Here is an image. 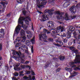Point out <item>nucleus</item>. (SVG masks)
Wrapping results in <instances>:
<instances>
[{
    "label": "nucleus",
    "mask_w": 80,
    "mask_h": 80,
    "mask_svg": "<svg viewBox=\"0 0 80 80\" xmlns=\"http://www.w3.org/2000/svg\"><path fill=\"white\" fill-rule=\"evenodd\" d=\"M12 54L15 57L16 60L18 61L20 60L22 63L25 62V57L24 54H21V53L17 52L15 51L12 53Z\"/></svg>",
    "instance_id": "f257e3e1"
},
{
    "label": "nucleus",
    "mask_w": 80,
    "mask_h": 80,
    "mask_svg": "<svg viewBox=\"0 0 80 80\" xmlns=\"http://www.w3.org/2000/svg\"><path fill=\"white\" fill-rule=\"evenodd\" d=\"M56 13L58 15V16L57 17L58 20H59L60 21H62V19H65L66 20H70V17H69L68 16V13H66L65 16L64 17H63L64 15V12H61L60 13L59 11H57Z\"/></svg>",
    "instance_id": "f03ea898"
},
{
    "label": "nucleus",
    "mask_w": 80,
    "mask_h": 80,
    "mask_svg": "<svg viewBox=\"0 0 80 80\" xmlns=\"http://www.w3.org/2000/svg\"><path fill=\"white\" fill-rule=\"evenodd\" d=\"M22 20H25V22L26 23L27 25H29V21H31L30 19V18L28 16L26 17V18L24 17H20L18 19V23L22 24V25H23V22L22 21Z\"/></svg>",
    "instance_id": "7ed1b4c3"
},
{
    "label": "nucleus",
    "mask_w": 80,
    "mask_h": 80,
    "mask_svg": "<svg viewBox=\"0 0 80 80\" xmlns=\"http://www.w3.org/2000/svg\"><path fill=\"white\" fill-rule=\"evenodd\" d=\"M75 63H80V55H78L76 56L75 59L74 60V62H72L69 63V65L71 66L72 68L75 67L76 65H75Z\"/></svg>",
    "instance_id": "20e7f679"
},
{
    "label": "nucleus",
    "mask_w": 80,
    "mask_h": 80,
    "mask_svg": "<svg viewBox=\"0 0 80 80\" xmlns=\"http://www.w3.org/2000/svg\"><path fill=\"white\" fill-rule=\"evenodd\" d=\"M37 2H38L40 4H38L37 6L39 8H43L44 5H46L47 1V0H41L39 1V0H36Z\"/></svg>",
    "instance_id": "39448f33"
},
{
    "label": "nucleus",
    "mask_w": 80,
    "mask_h": 80,
    "mask_svg": "<svg viewBox=\"0 0 80 80\" xmlns=\"http://www.w3.org/2000/svg\"><path fill=\"white\" fill-rule=\"evenodd\" d=\"M70 30H68V32L67 33V38L68 39L71 38V36H72V32H73L75 30V28L72 26H71L69 28Z\"/></svg>",
    "instance_id": "423d86ee"
},
{
    "label": "nucleus",
    "mask_w": 80,
    "mask_h": 80,
    "mask_svg": "<svg viewBox=\"0 0 80 80\" xmlns=\"http://www.w3.org/2000/svg\"><path fill=\"white\" fill-rule=\"evenodd\" d=\"M0 4L2 5L3 7L2 8V6L0 5V13H3L5 10V8H6V2H0Z\"/></svg>",
    "instance_id": "0eeeda50"
},
{
    "label": "nucleus",
    "mask_w": 80,
    "mask_h": 80,
    "mask_svg": "<svg viewBox=\"0 0 80 80\" xmlns=\"http://www.w3.org/2000/svg\"><path fill=\"white\" fill-rule=\"evenodd\" d=\"M20 33V35L21 36V37L22 38L21 42L24 43V42H25V40H26V37H25V31L23 30L22 29Z\"/></svg>",
    "instance_id": "6e6552de"
},
{
    "label": "nucleus",
    "mask_w": 80,
    "mask_h": 80,
    "mask_svg": "<svg viewBox=\"0 0 80 80\" xmlns=\"http://www.w3.org/2000/svg\"><path fill=\"white\" fill-rule=\"evenodd\" d=\"M69 48L70 50L73 52L74 53H75L76 54H78V53H79L78 52V50L76 49L75 47L71 46L69 47Z\"/></svg>",
    "instance_id": "1a4fd4ad"
},
{
    "label": "nucleus",
    "mask_w": 80,
    "mask_h": 80,
    "mask_svg": "<svg viewBox=\"0 0 80 80\" xmlns=\"http://www.w3.org/2000/svg\"><path fill=\"white\" fill-rule=\"evenodd\" d=\"M47 38L45 34H43L39 35L40 40H46Z\"/></svg>",
    "instance_id": "9d476101"
},
{
    "label": "nucleus",
    "mask_w": 80,
    "mask_h": 80,
    "mask_svg": "<svg viewBox=\"0 0 80 80\" xmlns=\"http://www.w3.org/2000/svg\"><path fill=\"white\" fill-rule=\"evenodd\" d=\"M61 30V32L63 31V27L61 26H59L58 27L57 29H56L55 32L56 33H58L59 32V30Z\"/></svg>",
    "instance_id": "9b49d317"
},
{
    "label": "nucleus",
    "mask_w": 80,
    "mask_h": 80,
    "mask_svg": "<svg viewBox=\"0 0 80 80\" xmlns=\"http://www.w3.org/2000/svg\"><path fill=\"white\" fill-rule=\"evenodd\" d=\"M48 20V16L46 14H43L42 15V22H44Z\"/></svg>",
    "instance_id": "f8f14e48"
},
{
    "label": "nucleus",
    "mask_w": 80,
    "mask_h": 80,
    "mask_svg": "<svg viewBox=\"0 0 80 80\" xmlns=\"http://www.w3.org/2000/svg\"><path fill=\"white\" fill-rule=\"evenodd\" d=\"M20 27H21V26L18 25L15 28V31L16 32V33L17 35L18 34V33H19V32L20 30Z\"/></svg>",
    "instance_id": "ddd939ff"
},
{
    "label": "nucleus",
    "mask_w": 80,
    "mask_h": 80,
    "mask_svg": "<svg viewBox=\"0 0 80 80\" xmlns=\"http://www.w3.org/2000/svg\"><path fill=\"white\" fill-rule=\"evenodd\" d=\"M48 26L49 28H51L54 27V23H53V22L52 21H49L48 22Z\"/></svg>",
    "instance_id": "4468645a"
},
{
    "label": "nucleus",
    "mask_w": 80,
    "mask_h": 80,
    "mask_svg": "<svg viewBox=\"0 0 80 80\" xmlns=\"http://www.w3.org/2000/svg\"><path fill=\"white\" fill-rule=\"evenodd\" d=\"M74 9H75V6H72L69 9V10L71 11V13H72V14H74L75 12H76V9L74 10Z\"/></svg>",
    "instance_id": "2eb2a0df"
},
{
    "label": "nucleus",
    "mask_w": 80,
    "mask_h": 80,
    "mask_svg": "<svg viewBox=\"0 0 80 80\" xmlns=\"http://www.w3.org/2000/svg\"><path fill=\"white\" fill-rule=\"evenodd\" d=\"M53 11H54V10L51 9L47 11L46 12L49 14L50 15H51L53 14Z\"/></svg>",
    "instance_id": "dca6fc26"
},
{
    "label": "nucleus",
    "mask_w": 80,
    "mask_h": 80,
    "mask_svg": "<svg viewBox=\"0 0 80 80\" xmlns=\"http://www.w3.org/2000/svg\"><path fill=\"white\" fill-rule=\"evenodd\" d=\"M80 38L79 37H78V38H75V39H73V42L74 43H75V41L76 40V41H77V42H78L79 41V42H78V43L79 44H80Z\"/></svg>",
    "instance_id": "f3484780"
},
{
    "label": "nucleus",
    "mask_w": 80,
    "mask_h": 80,
    "mask_svg": "<svg viewBox=\"0 0 80 80\" xmlns=\"http://www.w3.org/2000/svg\"><path fill=\"white\" fill-rule=\"evenodd\" d=\"M23 78L24 80H32V76L31 75H29V77L24 76Z\"/></svg>",
    "instance_id": "a211bd4d"
},
{
    "label": "nucleus",
    "mask_w": 80,
    "mask_h": 80,
    "mask_svg": "<svg viewBox=\"0 0 80 80\" xmlns=\"http://www.w3.org/2000/svg\"><path fill=\"white\" fill-rule=\"evenodd\" d=\"M65 56L60 55L58 58V59H60V60L61 61H63L64 60V59H65Z\"/></svg>",
    "instance_id": "6ab92c4d"
},
{
    "label": "nucleus",
    "mask_w": 80,
    "mask_h": 80,
    "mask_svg": "<svg viewBox=\"0 0 80 80\" xmlns=\"http://www.w3.org/2000/svg\"><path fill=\"white\" fill-rule=\"evenodd\" d=\"M16 1L18 3H20L22 4L23 3V2H25V0H16Z\"/></svg>",
    "instance_id": "aec40b11"
},
{
    "label": "nucleus",
    "mask_w": 80,
    "mask_h": 80,
    "mask_svg": "<svg viewBox=\"0 0 80 80\" xmlns=\"http://www.w3.org/2000/svg\"><path fill=\"white\" fill-rule=\"evenodd\" d=\"M66 70H67V72H70V74L72 75V73H71V72H72V69L71 68H65Z\"/></svg>",
    "instance_id": "412c9836"
},
{
    "label": "nucleus",
    "mask_w": 80,
    "mask_h": 80,
    "mask_svg": "<svg viewBox=\"0 0 80 80\" xmlns=\"http://www.w3.org/2000/svg\"><path fill=\"white\" fill-rule=\"evenodd\" d=\"M63 5L64 7H67L68 5H70V3H69L68 2H66L64 3Z\"/></svg>",
    "instance_id": "4be33fe9"
},
{
    "label": "nucleus",
    "mask_w": 80,
    "mask_h": 80,
    "mask_svg": "<svg viewBox=\"0 0 80 80\" xmlns=\"http://www.w3.org/2000/svg\"><path fill=\"white\" fill-rule=\"evenodd\" d=\"M23 11H22V12L23 13L24 15H26V14H27V11L25 10V8H23L22 9Z\"/></svg>",
    "instance_id": "5701e85b"
},
{
    "label": "nucleus",
    "mask_w": 80,
    "mask_h": 80,
    "mask_svg": "<svg viewBox=\"0 0 80 80\" xmlns=\"http://www.w3.org/2000/svg\"><path fill=\"white\" fill-rule=\"evenodd\" d=\"M14 69L16 71H18L22 70L21 68L14 67Z\"/></svg>",
    "instance_id": "b1692460"
},
{
    "label": "nucleus",
    "mask_w": 80,
    "mask_h": 80,
    "mask_svg": "<svg viewBox=\"0 0 80 80\" xmlns=\"http://www.w3.org/2000/svg\"><path fill=\"white\" fill-rule=\"evenodd\" d=\"M26 46L25 45H23L21 46V48L22 50H25V48Z\"/></svg>",
    "instance_id": "393cba45"
},
{
    "label": "nucleus",
    "mask_w": 80,
    "mask_h": 80,
    "mask_svg": "<svg viewBox=\"0 0 80 80\" xmlns=\"http://www.w3.org/2000/svg\"><path fill=\"white\" fill-rule=\"evenodd\" d=\"M80 70V65H79L78 67L74 68L75 70Z\"/></svg>",
    "instance_id": "a878e982"
},
{
    "label": "nucleus",
    "mask_w": 80,
    "mask_h": 80,
    "mask_svg": "<svg viewBox=\"0 0 80 80\" xmlns=\"http://www.w3.org/2000/svg\"><path fill=\"white\" fill-rule=\"evenodd\" d=\"M23 71H21L19 72V75L20 76H21L22 77V76H24V74H23Z\"/></svg>",
    "instance_id": "bb28decb"
},
{
    "label": "nucleus",
    "mask_w": 80,
    "mask_h": 80,
    "mask_svg": "<svg viewBox=\"0 0 80 80\" xmlns=\"http://www.w3.org/2000/svg\"><path fill=\"white\" fill-rule=\"evenodd\" d=\"M19 38H20V37H17V38L14 42V43H15V42H17V41H18V42L20 41V39H18Z\"/></svg>",
    "instance_id": "cd10ccee"
},
{
    "label": "nucleus",
    "mask_w": 80,
    "mask_h": 80,
    "mask_svg": "<svg viewBox=\"0 0 80 80\" xmlns=\"http://www.w3.org/2000/svg\"><path fill=\"white\" fill-rule=\"evenodd\" d=\"M2 44H0V50H2ZM2 57L1 56L0 57V61L2 60Z\"/></svg>",
    "instance_id": "c85d7f7f"
},
{
    "label": "nucleus",
    "mask_w": 80,
    "mask_h": 80,
    "mask_svg": "<svg viewBox=\"0 0 80 80\" xmlns=\"http://www.w3.org/2000/svg\"><path fill=\"white\" fill-rule=\"evenodd\" d=\"M27 37L29 38H31V37H32V34L27 35Z\"/></svg>",
    "instance_id": "c756f323"
},
{
    "label": "nucleus",
    "mask_w": 80,
    "mask_h": 80,
    "mask_svg": "<svg viewBox=\"0 0 80 80\" xmlns=\"http://www.w3.org/2000/svg\"><path fill=\"white\" fill-rule=\"evenodd\" d=\"M59 45L60 47H61V46H62V45H63V42H62L61 41H59Z\"/></svg>",
    "instance_id": "7c9ffc66"
},
{
    "label": "nucleus",
    "mask_w": 80,
    "mask_h": 80,
    "mask_svg": "<svg viewBox=\"0 0 80 80\" xmlns=\"http://www.w3.org/2000/svg\"><path fill=\"white\" fill-rule=\"evenodd\" d=\"M80 7V3L77 4L76 6V7L77 8H79Z\"/></svg>",
    "instance_id": "2f4dec72"
},
{
    "label": "nucleus",
    "mask_w": 80,
    "mask_h": 80,
    "mask_svg": "<svg viewBox=\"0 0 80 80\" xmlns=\"http://www.w3.org/2000/svg\"><path fill=\"white\" fill-rule=\"evenodd\" d=\"M80 7V3L77 4L76 6V7L77 8H79Z\"/></svg>",
    "instance_id": "473e14b6"
},
{
    "label": "nucleus",
    "mask_w": 80,
    "mask_h": 80,
    "mask_svg": "<svg viewBox=\"0 0 80 80\" xmlns=\"http://www.w3.org/2000/svg\"><path fill=\"white\" fill-rule=\"evenodd\" d=\"M14 75L15 77H17V76H18V73L17 72H15L14 73Z\"/></svg>",
    "instance_id": "72a5a7b5"
},
{
    "label": "nucleus",
    "mask_w": 80,
    "mask_h": 80,
    "mask_svg": "<svg viewBox=\"0 0 80 80\" xmlns=\"http://www.w3.org/2000/svg\"><path fill=\"white\" fill-rule=\"evenodd\" d=\"M0 33H4V29H2V28L0 29Z\"/></svg>",
    "instance_id": "f704fd0d"
},
{
    "label": "nucleus",
    "mask_w": 80,
    "mask_h": 80,
    "mask_svg": "<svg viewBox=\"0 0 80 80\" xmlns=\"http://www.w3.org/2000/svg\"><path fill=\"white\" fill-rule=\"evenodd\" d=\"M72 75H77V72L75 71H74L72 72Z\"/></svg>",
    "instance_id": "c9c22d12"
},
{
    "label": "nucleus",
    "mask_w": 80,
    "mask_h": 80,
    "mask_svg": "<svg viewBox=\"0 0 80 80\" xmlns=\"http://www.w3.org/2000/svg\"><path fill=\"white\" fill-rule=\"evenodd\" d=\"M48 40L49 42H53V39L52 38H49L48 39Z\"/></svg>",
    "instance_id": "e433bc0d"
},
{
    "label": "nucleus",
    "mask_w": 80,
    "mask_h": 80,
    "mask_svg": "<svg viewBox=\"0 0 80 80\" xmlns=\"http://www.w3.org/2000/svg\"><path fill=\"white\" fill-rule=\"evenodd\" d=\"M67 36V35L65 33H63L62 35H61L62 37H65Z\"/></svg>",
    "instance_id": "4c0bfd02"
},
{
    "label": "nucleus",
    "mask_w": 80,
    "mask_h": 80,
    "mask_svg": "<svg viewBox=\"0 0 80 80\" xmlns=\"http://www.w3.org/2000/svg\"><path fill=\"white\" fill-rule=\"evenodd\" d=\"M76 33H80V30H76Z\"/></svg>",
    "instance_id": "58836bf2"
},
{
    "label": "nucleus",
    "mask_w": 80,
    "mask_h": 80,
    "mask_svg": "<svg viewBox=\"0 0 80 80\" xmlns=\"http://www.w3.org/2000/svg\"><path fill=\"white\" fill-rule=\"evenodd\" d=\"M26 33H27V34H29V35L32 34V32L29 31H27L26 32Z\"/></svg>",
    "instance_id": "ea45409f"
},
{
    "label": "nucleus",
    "mask_w": 80,
    "mask_h": 80,
    "mask_svg": "<svg viewBox=\"0 0 80 80\" xmlns=\"http://www.w3.org/2000/svg\"><path fill=\"white\" fill-rule=\"evenodd\" d=\"M53 44L54 45H55V46H57V47H60V44H55V43H54Z\"/></svg>",
    "instance_id": "a19ab883"
},
{
    "label": "nucleus",
    "mask_w": 80,
    "mask_h": 80,
    "mask_svg": "<svg viewBox=\"0 0 80 80\" xmlns=\"http://www.w3.org/2000/svg\"><path fill=\"white\" fill-rule=\"evenodd\" d=\"M46 65L45 66H44V67H45V68H47V67H48V65H50V64H45Z\"/></svg>",
    "instance_id": "79ce46f5"
},
{
    "label": "nucleus",
    "mask_w": 80,
    "mask_h": 80,
    "mask_svg": "<svg viewBox=\"0 0 80 80\" xmlns=\"http://www.w3.org/2000/svg\"><path fill=\"white\" fill-rule=\"evenodd\" d=\"M30 41L28 40H27L26 41V43L27 45L28 44H30L29 43H30Z\"/></svg>",
    "instance_id": "37998d69"
},
{
    "label": "nucleus",
    "mask_w": 80,
    "mask_h": 80,
    "mask_svg": "<svg viewBox=\"0 0 80 80\" xmlns=\"http://www.w3.org/2000/svg\"><path fill=\"white\" fill-rule=\"evenodd\" d=\"M60 70H61V68H58V69H57L56 70V72H60Z\"/></svg>",
    "instance_id": "c03bdc74"
},
{
    "label": "nucleus",
    "mask_w": 80,
    "mask_h": 80,
    "mask_svg": "<svg viewBox=\"0 0 80 80\" xmlns=\"http://www.w3.org/2000/svg\"><path fill=\"white\" fill-rule=\"evenodd\" d=\"M76 17V16H71L70 18H71V19H74V18H75Z\"/></svg>",
    "instance_id": "a18cd8bd"
},
{
    "label": "nucleus",
    "mask_w": 80,
    "mask_h": 80,
    "mask_svg": "<svg viewBox=\"0 0 80 80\" xmlns=\"http://www.w3.org/2000/svg\"><path fill=\"white\" fill-rule=\"evenodd\" d=\"M29 63V61H26L24 63V64L25 65H27V64H28Z\"/></svg>",
    "instance_id": "49530a36"
},
{
    "label": "nucleus",
    "mask_w": 80,
    "mask_h": 80,
    "mask_svg": "<svg viewBox=\"0 0 80 80\" xmlns=\"http://www.w3.org/2000/svg\"><path fill=\"white\" fill-rule=\"evenodd\" d=\"M20 63H17L16 65V67H18L20 66Z\"/></svg>",
    "instance_id": "de8ad7c7"
},
{
    "label": "nucleus",
    "mask_w": 80,
    "mask_h": 80,
    "mask_svg": "<svg viewBox=\"0 0 80 80\" xmlns=\"http://www.w3.org/2000/svg\"><path fill=\"white\" fill-rule=\"evenodd\" d=\"M77 32L76 31H74V32H73V35L75 36H76V35H77Z\"/></svg>",
    "instance_id": "09e8293b"
},
{
    "label": "nucleus",
    "mask_w": 80,
    "mask_h": 80,
    "mask_svg": "<svg viewBox=\"0 0 80 80\" xmlns=\"http://www.w3.org/2000/svg\"><path fill=\"white\" fill-rule=\"evenodd\" d=\"M53 60H55V61H57V60H58V58H53Z\"/></svg>",
    "instance_id": "8fccbe9b"
},
{
    "label": "nucleus",
    "mask_w": 80,
    "mask_h": 80,
    "mask_svg": "<svg viewBox=\"0 0 80 80\" xmlns=\"http://www.w3.org/2000/svg\"><path fill=\"white\" fill-rule=\"evenodd\" d=\"M11 16V13L8 14H7V17H9Z\"/></svg>",
    "instance_id": "3c124183"
},
{
    "label": "nucleus",
    "mask_w": 80,
    "mask_h": 80,
    "mask_svg": "<svg viewBox=\"0 0 80 80\" xmlns=\"http://www.w3.org/2000/svg\"><path fill=\"white\" fill-rule=\"evenodd\" d=\"M43 31L45 33H47V31L48 30H47V29H43Z\"/></svg>",
    "instance_id": "603ef678"
},
{
    "label": "nucleus",
    "mask_w": 80,
    "mask_h": 80,
    "mask_svg": "<svg viewBox=\"0 0 80 80\" xmlns=\"http://www.w3.org/2000/svg\"><path fill=\"white\" fill-rule=\"evenodd\" d=\"M34 38H35L34 37H33V39L31 40L32 42H35V39Z\"/></svg>",
    "instance_id": "864d4df0"
},
{
    "label": "nucleus",
    "mask_w": 80,
    "mask_h": 80,
    "mask_svg": "<svg viewBox=\"0 0 80 80\" xmlns=\"http://www.w3.org/2000/svg\"><path fill=\"white\" fill-rule=\"evenodd\" d=\"M26 68H29V70H30L31 68V67L30 66L27 65L26 66Z\"/></svg>",
    "instance_id": "5fc2aeb1"
},
{
    "label": "nucleus",
    "mask_w": 80,
    "mask_h": 80,
    "mask_svg": "<svg viewBox=\"0 0 80 80\" xmlns=\"http://www.w3.org/2000/svg\"><path fill=\"white\" fill-rule=\"evenodd\" d=\"M31 52L32 53H33V47L31 48Z\"/></svg>",
    "instance_id": "6e6d98bb"
},
{
    "label": "nucleus",
    "mask_w": 80,
    "mask_h": 80,
    "mask_svg": "<svg viewBox=\"0 0 80 80\" xmlns=\"http://www.w3.org/2000/svg\"><path fill=\"white\" fill-rule=\"evenodd\" d=\"M52 37L54 38H56V35L54 34L52 35Z\"/></svg>",
    "instance_id": "4d7b16f0"
},
{
    "label": "nucleus",
    "mask_w": 80,
    "mask_h": 80,
    "mask_svg": "<svg viewBox=\"0 0 80 80\" xmlns=\"http://www.w3.org/2000/svg\"><path fill=\"white\" fill-rule=\"evenodd\" d=\"M9 69V67L7 66L6 68V70H7V71H8V69Z\"/></svg>",
    "instance_id": "13d9d810"
},
{
    "label": "nucleus",
    "mask_w": 80,
    "mask_h": 80,
    "mask_svg": "<svg viewBox=\"0 0 80 80\" xmlns=\"http://www.w3.org/2000/svg\"><path fill=\"white\" fill-rule=\"evenodd\" d=\"M64 43H67V40L64 39Z\"/></svg>",
    "instance_id": "bf43d9fd"
},
{
    "label": "nucleus",
    "mask_w": 80,
    "mask_h": 80,
    "mask_svg": "<svg viewBox=\"0 0 80 80\" xmlns=\"http://www.w3.org/2000/svg\"><path fill=\"white\" fill-rule=\"evenodd\" d=\"M75 75H72L69 76V78H72V77H75Z\"/></svg>",
    "instance_id": "052dcab7"
},
{
    "label": "nucleus",
    "mask_w": 80,
    "mask_h": 80,
    "mask_svg": "<svg viewBox=\"0 0 80 80\" xmlns=\"http://www.w3.org/2000/svg\"><path fill=\"white\" fill-rule=\"evenodd\" d=\"M21 67L22 68H25V66L24 65H22Z\"/></svg>",
    "instance_id": "680f3d73"
},
{
    "label": "nucleus",
    "mask_w": 80,
    "mask_h": 80,
    "mask_svg": "<svg viewBox=\"0 0 80 80\" xmlns=\"http://www.w3.org/2000/svg\"><path fill=\"white\" fill-rule=\"evenodd\" d=\"M27 74H30V71H28L27 72Z\"/></svg>",
    "instance_id": "e2e57ef3"
},
{
    "label": "nucleus",
    "mask_w": 80,
    "mask_h": 80,
    "mask_svg": "<svg viewBox=\"0 0 80 80\" xmlns=\"http://www.w3.org/2000/svg\"><path fill=\"white\" fill-rule=\"evenodd\" d=\"M32 79L33 80H35V76H33L32 78Z\"/></svg>",
    "instance_id": "0e129e2a"
},
{
    "label": "nucleus",
    "mask_w": 80,
    "mask_h": 80,
    "mask_svg": "<svg viewBox=\"0 0 80 80\" xmlns=\"http://www.w3.org/2000/svg\"><path fill=\"white\" fill-rule=\"evenodd\" d=\"M25 53H28V50H25Z\"/></svg>",
    "instance_id": "69168bd1"
},
{
    "label": "nucleus",
    "mask_w": 80,
    "mask_h": 80,
    "mask_svg": "<svg viewBox=\"0 0 80 80\" xmlns=\"http://www.w3.org/2000/svg\"><path fill=\"white\" fill-rule=\"evenodd\" d=\"M12 80H18V79L16 80V78L13 77L12 78Z\"/></svg>",
    "instance_id": "338daca9"
},
{
    "label": "nucleus",
    "mask_w": 80,
    "mask_h": 80,
    "mask_svg": "<svg viewBox=\"0 0 80 80\" xmlns=\"http://www.w3.org/2000/svg\"><path fill=\"white\" fill-rule=\"evenodd\" d=\"M78 48L79 49V50H80V46H78Z\"/></svg>",
    "instance_id": "774afa93"
}]
</instances>
